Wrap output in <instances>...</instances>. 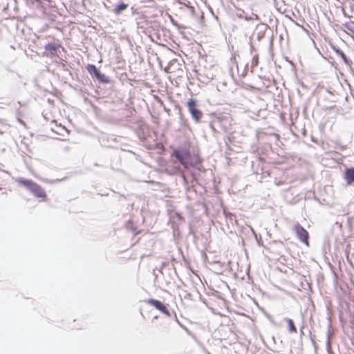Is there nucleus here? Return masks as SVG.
I'll return each mask as SVG.
<instances>
[{
    "instance_id": "obj_15",
    "label": "nucleus",
    "mask_w": 354,
    "mask_h": 354,
    "mask_svg": "<svg viewBox=\"0 0 354 354\" xmlns=\"http://www.w3.org/2000/svg\"><path fill=\"white\" fill-rule=\"evenodd\" d=\"M271 136H277V139H279V136H275L274 134L271 135Z\"/></svg>"
},
{
    "instance_id": "obj_16",
    "label": "nucleus",
    "mask_w": 354,
    "mask_h": 354,
    "mask_svg": "<svg viewBox=\"0 0 354 354\" xmlns=\"http://www.w3.org/2000/svg\"><path fill=\"white\" fill-rule=\"evenodd\" d=\"M342 57H344V59L346 58L345 55H344L343 53H342Z\"/></svg>"
},
{
    "instance_id": "obj_5",
    "label": "nucleus",
    "mask_w": 354,
    "mask_h": 354,
    "mask_svg": "<svg viewBox=\"0 0 354 354\" xmlns=\"http://www.w3.org/2000/svg\"><path fill=\"white\" fill-rule=\"evenodd\" d=\"M61 46L59 44H47L43 53V56L47 57H54L57 55V50Z\"/></svg>"
},
{
    "instance_id": "obj_11",
    "label": "nucleus",
    "mask_w": 354,
    "mask_h": 354,
    "mask_svg": "<svg viewBox=\"0 0 354 354\" xmlns=\"http://www.w3.org/2000/svg\"><path fill=\"white\" fill-rule=\"evenodd\" d=\"M95 77L101 82L108 83L109 82V78L100 71Z\"/></svg>"
},
{
    "instance_id": "obj_12",
    "label": "nucleus",
    "mask_w": 354,
    "mask_h": 354,
    "mask_svg": "<svg viewBox=\"0 0 354 354\" xmlns=\"http://www.w3.org/2000/svg\"><path fill=\"white\" fill-rule=\"evenodd\" d=\"M87 70L91 75H93L94 76H95L100 71V70H98L96 66L93 64H88L87 66Z\"/></svg>"
},
{
    "instance_id": "obj_1",
    "label": "nucleus",
    "mask_w": 354,
    "mask_h": 354,
    "mask_svg": "<svg viewBox=\"0 0 354 354\" xmlns=\"http://www.w3.org/2000/svg\"><path fill=\"white\" fill-rule=\"evenodd\" d=\"M196 101L193 98H190L187 102L189 113L195 122L198 123L200 122L203 114L201 110L196 108Z\"/></svg>"
},
{
    "instance_id": "obj_10",
    "label": "nucleus",
    "mask_w": 354,
    "mask_h": 354,
    "mask_svg": "<svg viewBox=\"0 0 354 354\" xmlns=\"http://www.w3.org/2000/svg\"><path fill=\"white\" fill-rule=\"evenodd\" d=\"M128 8V4L122 3L115 6L113 9V12L116 15L120 14L123 10H126Z\"/></svg>"
},
{
    "instance_id": "obj_8",
    "label": "nucleus",
    "mask_w": 354,
    "mask_h": 354,
    "mask_svg": "<svg viewBox=\"0 0 354 354\" xmlns=\"http://www.w3.org/2000/svg\"><path fill=\"white\" fill-rule=\"evenodd\" d=\"M344 27L346 30L348 34L354 37V21H348L344 24Z\"/></svg>"
},
{
    "instance_id": "obj_17",
    "label": "nucleus",
    "mask_w": 354,
    "mask_h": 354,
    "mask_svg": "<svg viewBox=\"0 0 354 354\" xmlns=\"http://www.w3.org/2000/svg\"><path fill=\"white\" fill-rule=\"evenodd\" d=\"M1 186L2 185L0 183V190L2 189Z\"/></svg>"
},
{
    "instance_id": "obj_14",
    "label": "nucleus",
    "mask_w": 354,
    "mask_h": 354,
    "mask_svg": "<svg viewBox=\"0 0 354 354\" xmlns=\"http://www.w3.org/2000/svg\"><path fill=\"white\" fill-rule=\"evenodd\" d=\"M72 329H82V324H77V325H73L72 326Z\"/></svg>"
},
{
    "instance_id": "obj_4",
    "label": "nucleus",
    "mask_w": 354,
    "mask_h": 354,
    "mask_svg": "<svg viewBox=\"0 0 354 354\" xmlns=\"http://www.w3.org/2000/svg\"><path fill=\"white\" fill-rule=\"evenodd\" d=\"M30 191L36 198H38L40 201H45L46 200L47 196L46 192L39 185L37 184L36 183L34 184Z\"/></svg>"
},
{
    "instance_id": "obj_3",
    "label": "nucleus",
    "mask_w": 354,
    "mask_h": 354,
    "mask_svg": "<svg viewBox=\"0 0 354 354\" xmlns=\"http://www.w3.org/2000/svg\"><path fill=\"white\" fill-rule=\"evenodd\" d=\"M146 302L162 313L163 314L170 316L169 310H168L167 306L164 304L162 302H161L159 300L154 299H149L146 301Z\"/></svg>"
},
{
    "instance_id": "obj_7",
    "label": "nucleus",
    "mask_w": 354,
    "mask_h": 354,
    "mask_svg": "<svg viewBox=\"0 0 354 354\" xmlns=\"http://www.w3.org/2000/svg\"><path fill=\"white\" fill-rule=\"evenodd\" d=\"M16 181L18 184L26 187L29 191L31 189L34 184L35 183L31 180L26 179L24 178H18Z\"/></svg>"
},
{
    "instance_id": "obj_2",
    "label": "nucleus",
    "mask_w": 354,
    "mask_h": 354,
    "mask_svg": "<svg viewBox=\"0 0 354 354\" xmlns=\"http://www.w3.org/2000/svg\"><path fill=\"white\" fill-rule=\"evenodd\" d=\"M295 231L297 234L299 239L305 243L307 246L309 245L308 243V232L306 229H304L300 224L297 223L295 225Z\"/></svg>"
},
{
    "instance_id": "obj_6",
    "label": "nucleus",
    "mask_w": 354,
    "mask_h": 354,
    "mask_svg": "<svg viewBox=\"0 0 354 354\" xmlns=\"http://www.w3.org/2000/svg\"><path fill=\"white\" fill-rule=\"evenodd\" d=\"M344 179L348 185L354 183V167L346 168L345 169Z\"/></svg>"
},
{
    "instance_id": "obj_13",
    "label": "nucleus",
    "mask_w": 354,
    "mask_h": 354,
    "mask_svg": "<svg viewBox=\"0 0 354 354\" xmlns=\"http://www.w3.org/2000/svg\"><path fill=\"white\" fill-rule=\"evenodd\" d=\"M176 158L178 159V160L180 161V162L185 167H187V165H186V163L184 161V159H183V157L181 154L180 153H176Z\"/></svg>"
},
{
    "instance_id": "obj_9",
    "label": "nucleus",
    "mask_w": 354,
    "mask_h": 354,
    "mask_svg": "<svg viewBox=\"0 0 354 354\" xmlns=\"http://www.w3.org/2000/svg\"><path fill=\"white\" fill-rule=\"evenodd\" d=\"M286 322H287V325H288L287 327H288V332L290 333H296L297 332V330L295 326L293 320L291 319H287Z\"/></svg>"
}]
</instances>
